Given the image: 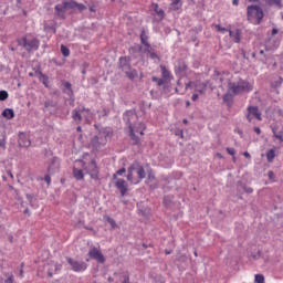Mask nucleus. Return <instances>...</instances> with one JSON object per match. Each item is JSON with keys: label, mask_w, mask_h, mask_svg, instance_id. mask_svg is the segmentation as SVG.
Instances as JSON below:
<instances>
[{"label": "nucleus", "mask_w": 283, "mask_h": 283, "mask_svg": "<svg viewBox=\"0 0 283 283\" xmlns=\"http://www.w3.org/2000/svg\"><path fill=\"white\" fill-rule=\"evenodd\" d=\"M4 283H14V275H9Z\"/></svg>", "instance_id": "obj_43"}, {"label": "nucleus", "mask_w": 283, "mask_h": 283, "mask_svg": "<svg viewBox=\"0 0 283 283\" xmlns=\"http://www.w3.org/2000/svg\"><path fill=\"white\" fill-rule=\"evenodd\" d=\"M153 82H154V83H157V85H158L159 87H161V85H165V83H167L164 78L156 77V76L153 77Z\"/></svg>", "instance_id": "obj_32"}, {"label": "nucleus", "mask_w": 283, "mask_h": 283, "mask_svg": "<svg viewBox=\"0 0 283 283\" xmlns=\"http://www.w3.org/2000/svg\"><path fill=\"white\" fill-rule=\"evenodd\" d=\"M19 45L24 48L27 52H36L39 50V46L41 45V42L36 38H22L18 40Z\"/></svg>", "instance_id": "obj_5"}, {"label": "nucleus", "mask_w": 283, "mask_h": 283, "mask_svg": "<svg viewBox=\"0 0 283 283\" xmlns=\"http://www.w3.org/2000/svg\"><path fill=\"white\" fill-rule=\"evenodd\" d=\"M227 151L230 156H235V148H227Z\"/></svg>", "instance_id": "obj_45"}, {"label": "nucleus", "mask_w": 283, "mask_h": 283, "mask_svg": "<svg viewBox=\"0 0 283 283\" xmlns=\"http://www.w3.org/2000/svg\"><path fill=\"white\" fill-rule=\"evenodd\" d=\"M272 34H273V35L277 34V29H273V30H272Z\"/></svg>", "instance_id": "obj_56"}, {"label": "nucleus", "mask_w": 283, "mask_h": 283, "mask_svg": "<svg viewBox=\"0 0 283 283\" xmlns=\"http://www.w3.org/2000/svg\"><path fill=\"white\" fill-rule=\"evenodd\" d=\"M6 133L2 134V138H0V147L6 149Z\"/></svg>", "instance_id": "obj_39"}, {"label": "nucleus", "mask_w": 283, "mask_h": 283, "mask_svg": "<svg viewBox=\"0 0 283 283\" xmlns=\"http://www.w3.org/2000/svg\"><path fill=\"white\" fill-rule=\"evenodd\" d=\"M115 187L119 189L122 196L127 193V181L125 179H117Z\"/></svg>", "instance_id": "obj_15"}, {"label": "nucleus", "mask_w": 283, "mask_h": 283, "mask_svg": "<svg viewBox=\"0 0 283 283\" xmlns=\"http://www.w3.org/2000/svg\"><path fill=\"white\" fill-rule=\"evenodd\" d=\"M61 52L63 54V56H70V49H67V46L65 45H61Z\"/></svg>", "instance_id": "obj_34"}, {"label": "nucleus", "mask_w": 283, "mask_h": 283, "mask_svg": "<svg viewBox=\"0 0 283 283\" xmlns=\"http://www.w3.org/2000/svg\"><path fill=\"white\" fill-rule=\"evenodd\" d=\"M107 280L108 282H114V279H112V276H109Z\"/></svg>", "instance_id": "obj_59"}, {"label": "nucleus", "mask_w": 283, "mask_h": 283, "mask_svg": "<svg viewBox=\"0 0 283 283\" xmlns=\"http://www.w3.org/2000/svg\"><path fill=\"white\" fill-rule=\"evenodd\" d=\"M83 169L85 174H88L93 180H98V166H96V161L92 159L90 163L84 161Z\"/></svg>", "instance_id": "obj_7"}, {"label": "nucleus", "mask_w": 283, "mask_h": 283, "mask_svg": "<svg viewBox=\"0 0 283 283\" xmlns=\"http://www.w3.org/2000/svg\"><path fill=\"white\" fill-rule=\"evenodd\" d=\"M161 76L166 81V83H171L174 81V75H171V71L167 70V66L160 65Z\"/></svg>", "instance_id": "obj_12"}, {"label": "nucleus", "mask_w": 283, "mask_h": 283, "mask_svg": "<svg viewBox=\"0 0 283 283\" xmlns=\"http://www.w3.org/2000/svg\"><path fill=\"white\" fill-rule=\"evenodd\" d=\"M182 8V0H172L169 6V10H180Z\"/></svg>", "instance_id": "obj_25"}, {"label": "nucleus", "mask_w": 283, "mask_h": 283, "mask_svg": "<svg viewBox=\"0 0 283 283\" xmlns=\"http://www.w3.org/2000/svg\"><path fill=\"white\" fill-rule=\"evenodd\" d=\"M19 145L20 147H30L32 143L30 142V137L28 135L20 133L19 134Z\"/></svg>", "instance_id": "obj_13"}, {"label": "nucleus", "mask_w": 283, "mask_h": 283, "mask_svg": "<svg viewBox=\"0 0 283 283\" xmlns=\"http://www.w3.org/2000/svg\"><path fill=\"white\" fill-rule=\"evenodd\" d=\"M232 4L240 6V0H232Z\"/></svg>", "instance_id": "obj_52"}, {"label": "nucleus", "mask_w": 283, "mask_h": 283, "mask_svg": "<svg viewBox=\"0 0 283 283\" xmlns=\"http://www.w3.org/2000/svg\"><path fill=\"white\" fill-rule=\"evenodd\" d=\"M268 163H273L275 159V148L268 150L266 153Z\"/></svg>", "instance_id": "obj_27"}, {"label": "nucleus", "mask_w": 283, "mask_h": 283, "mask_svg": "<svg viewBox=\"0 0 283 283\" xmlns=\"http://www.w3.org/2000/svg\"><path fill=\"white\" fill-rule=\"evenodd\" d=\"M75 10H78V12H83V10H87V7H85V4H83V3L76 2Z\"/></svg>", "instance_id": "obj_38"}, {"label": "nucleus", "mask_w": 283, "mask_h": 283, "mask_svg": "<svg viewBox=\"0 0 283 283\" xmlns=\"http://www.w3.org/2000/svg\"><path fill=\"white\" fill-rule=\"evenodd\" d=\"M60 167H61V163L59 161V159L54 158L53 161L50 164L48 171L49 174H56Z\"/></svg>", "instance_id": "obj_17"}, {"label": "nucleus", "mask_w": 283, "mask_h": 283, "mask_svg": "<svg viewBox=\"0 0 283 283\" xmlns=\"http://www.w3.org/2000/svg\"><path fill=\"white\" fill-rule=\"evenodd\" d=\"M247 17L250 23H253V25H260L264 19V11L260 6L251 4L247 8Z\"/></svg>", "instance_id": "obj_4"}, {"label": "nucleus", "mask_w": 283, "mask_h": 283, "mask_svg": "<svg viewBox=\"0 0 283 283\" xmlns=\"http://www.w3.org/2000/svg\"><path fill=\"white\" fill-rule=\"evenodd\" d=\"M250 3H255V1H259V0H249Z\"/></svg>", "instance_id": "obj_60"}, {"label": "nucleus", "mask_w": 283, "mask_h": 283, "mask_svg": "<svg viewBox=\"0 0 283 283\" xmlns=\"http://www.w3.org/2000/svg\"><path fill=\"white\" fill-rule=\"evenodd\" d=\"M12 240H14V238L12 235L9 237V242H12Z\"/></svg>", "instance_id": "obj_57"}, {"label": "nucleus", "mask_w": 283, "mask_h": 283, "mask_svg": "<svg viewBox=\"0 0 283 283\" xmlns=\"http://www.w3.org/2000/svg\"><path fill=\"white\" fill-rule=\"evenodd\" d=\"M44 182H46L48 185H51L52 178L50 177V175L44 176Z\"/></svg>", "instance_id": "obj_44"}, {"label": "nucleus", "mask_w": 283, "mask_h": 283, "mask_svg": "<svg viewBox=\"0 0 283 283\" xmlns=\"http://www.w3.org/2000/svg\"><path fill=\"white\" fill-rule=\"evenodd\" d=\"M149 56L155 61V59H158V55L156 53H149Z\"/></svg>", "instance_id": "obj_48"}, {"label": "nucleus", "mask_w": 283, "mask_h": 283, "mask_svg": "<svg viewBox=\"0 0 283 283\" xmlns=\"http://www.w3.org/2000/svg\"><path fill=\"white\" fill-rule=\"evenodd\" d=\"M66 10H67V7H65V2H63V4L55 6V11H56L57 17H60V19H65Z\"/></svg>", "instance_id": "obj_18"}, {"label": "nucleus", "mask_w": 283, "mask_h": 283, "mask_svg": "<svg viewBox=\"0 0 283 283\" xmlns=\"http://www.w3.org/2000/svg\"><path fill=\"white\" fill-rule=\"evenodd\" d=\"M268 176H269L270 180H273V178H275V174H273V171H271V170L268 172Z\"/></svg>", "instance_id": "obj_46"}, {"label": "nucleus", "mask_w": 283, "mask_h": 283, "mask_svg": "<svg viewBox=\"0 0 283 283\" xmlns=\"http://www.w3.org/2000/svg\"><path fill=\"white\" fill-rule=\"evenodd\" d=\"M77 132H81V126L77 127Z\"/></svg>", "instance_id": "obj_64"}, {"label": "nucleus", "mask_w": 283, "mask_h": 283, "mask_svg": "<svg viewBox=\"0 0 283 283\" xmlns=\"http://www.w3.org/2000/svg\"><path fill=\"white\" fill-rule=\"evenodd\" d=\"M207 85H209V82H197L195 84V92H197L198 94H206L207 93Z\"/></svg>", "instance_id": "obj_16"}, {"label": "nucleus", "mask_w": 283, "mask_h": 283, "mask_svg": "<svg viewBox=\"0 0 283 283\" xmlns=\"http://www.w3.org/2000/svg\"><path fill=\"white\" fill-rule=\"evenodd\" d=\"M91 260H96L99 264H105V255L101 252V249L93 247L88 250Z\"/></svg>", "instance_id": "obj_10"}, {"label": "nucleus", "mask_w": 283, "mask_h": 283, "mask_svg": "<svg viewBox=\"0 0 283 283\" xmlns=\"http://www.w3.org/2000/svg\"><path fill=\"white\" fill-rule=\"evenodd\" d=\"M192 101H197L198 99V93H195L191 97Z\"/></svg>", "instance_id": "obj_51"}, {"label": "nucleus", "mask_w": 283, "mask_h": 283, "mask_svg": "<svg viewBox=\"0 0 283 283\" xmlns=\"http://www.w3.org/2000/svg\"><path fill=\"white\" fill-rule=\"evenodd\" d=\"M145 168L140 166L139 164L135 163L128 168V175H127V180L132 185H138L140 180L145 178Z\"/></svg>", "instance_id": "obj_3"}, {"label": "nucleus", "mask_w": 283, "mask_h": 283, "mask_svg": "<svg viewBox=\"0 0 283 283\" xmlns=\"http://www.w3.org/2000/svg\"><path fill=\"white\" fill-rule=\"evenodd\" d=\"M66 260L72 271H74L75 273H83L84 271H87V263H85L84 261H76L72 258H67Z\"/></svg>", "instance_id": "obj_9"}, {"label": "nucleus", "mask_w": 283, "mask_h": 283, "mask_svg": "<svg viewBox=\"0 0 283 283\" xmlns=\"http://www.w3.org/2000/svg\"><path fill=\"white\" fill-rule=\"evenodd\" d=\"M119 63H120V67H122L123 72H125L127 78H129L130 81H134V78H136L138 76V71H136V69H132V66H129V64H127V57H120Z\"/></svg>", "instance_id": "obj_6"}, {"label": "nucleus", "mask_w": 283, "mask_h": 283, "mask_svg": "<svg viewBox=\"0 0 283 283\" xmlns=\"http://www.w3.org/2000/svg\"><path fill=\"white\" fill-rule=\"evenodd\" d=\"M228 88L232 94H249V92H253V84L249 83V81L240 78L237 82H229Z\"/></svg>", "instance_id": "obj_2"}, {"label": "nucleus", "mask_w": 283, "mask_h": 283, "mask_svg": "<svg viewBox=\"0 0 283 283\" xmlns=\"http://www.w3.org/2000/svg\"><path fill=\"white\" fill-rule=\"evenodd\" d=\"M243 156H244L245 158H251V154H249V151L243 153Z\"/></svg>", "instance_id": "obj_53"}, {"label": "nucleus", "mask_w": 283, "mask_h": 283, "mask_svg": "<svg viewBox=\"0 0 283 283\" xmlns=\"http://www.w3.org/2000/svg\"><path fill=\"white\" fill-rule=\"evenodd\" d=\"M140 41L143 43V45H145L147 48V50H149V42H147V33H145V31H142L140 33Z\"/></svg>", "instance_id": "obj_28"}, {"label": "nucleus", "mask_w": 283, "mask_h": 283, "mask_svg": "<svg viewBox=\"0 0 283 283\" xmlns=\"http://www.w3.org/2000/svg\"><path fill=\"white\" fill-rule=\"evenodd\" d=\"M66 10H76V1H65L64 2Z\"/></svg>", "instance_id": "obj_30"}, {"label": "nucleus", "mask_w": 283, "mask_h": 283, "mask_svg": "<svg viewBox=\"0 0 283 283\" xmlns=\"http://www.w3.org/2000/svg\"><path fill=\"white\" fill-rule=\"evenodd\" d=\"M247 118L249 123L253 120V118H256V120H262V113L260 112V108L258 106H249L248 107V113H247Z\"/></svg>", "instance_id": "obj_11"}, {"label": "nucleus", "mask_w": 283, "mask_h": 283, "mask_svg": "<svg viewBox=\"0 0 283 283\" xmlns=\"http://www.w3.org/2000/svg\"><path fill=\"white\" fill-rule=\"evenodd\" d=\"M2 116H3V118H7V120H12V118H14V109L6 108L2 112Z\"/></svg>", "instance_id": "obj_23"}, {"label": "nucleus", "mask_w": 283, "mask_h": 283, "mask_svg": "<svg viewBox=\"0 0 283 283\" xmlns=\"http://www.w3.org/2000/svg\"><path fill=\"white\" fill-rule=\"evenodd\" d=\"M187 70V64L185 63H180L178 67H176V74H178V72H185Z\"/></svg>", "instance_id": "obj_35"}, {"label": "nucleus", "mask_w": 283, "mask_h": 283, "mask_svg": "<svg viewBox=\"0 0 283 283\" xmlns=\"http://www.w3.org/2000/svg\"><path fill=\"white\" fill-rule=\"evenodd\" d=\"M20 277H23V270H20Z\"/></svg>", "instance_id": "obj_58"}, {"label": "nucleus", "mask_w": 283, "mask_h": 283, "mask_svg": "<svg viewBox=\"0 0 283 283\" xmlns=\"http://www.w3.org/2000/svg\"><path fill=\"white\" fill-rule=\"evenodd\" d=\"M9 176H10V178H14V176H12V174H11V172L9 174Z\"/></svg>", "instance_id": "obj_63"}, {"label": "nucleus", "mask_w": 283, "mask_h": 283, "mask_svg": "<svg viewBox=\"0 0 283 283\" xmlns=\"http://www.w3.org/2000/svg\"><path fill=\"white\" fill-rule=\"evenodd\" d=\"M107 143V139L103 138V136L98 137V136H95L91 144L93 145V147L97 148V147H101V145H105Z\"/></svg>", "instance_id": "obj_19"}, {"label": "nucleus", "mask_w": 283, "mask_h": 283, "mask_svg": "<svg viewBox=\"0 0 283 283\" xmlns=\"http://www.w3.org/2000/svg\"><path fill=\"white\" fill-rule=\"evenodd\" d=\"M0 101H8L7 91H0Z\"/></svg>", "instance_id": "obj_40"}, {"label": "nucleus", "mask_w": 283, "mask_h": 283, "mask_svg": "<svg viewBox=\"0 0 283 283\" xmlns=\"http://www.w3.org/2000/svg\"><path fill=\"white\" fill-rule=\"evenodd\" d=\"M83 167H85V160L80 159L74 163L73 178H75V180H85V172H83L85 170Z\"/></svg>", "instance_id": "obj_8"}, {"label": "nucleus", "mask_w": 283, "mask_h": 283, "mask_svg": "<svg viewBox=\"0 0 283 283\" xmlns=\"http://www.w3.org/2000/svg\"><path fill=\"white\" fill-rule=\"evenodd\" d=\"M216 30L218 32H222L224 34V32H229V30L227 28H222L220 24L216 25Z\"/></svg>", "instance_id": "obj_41"}, {"label": "nucleus", "mask_w": 283, "mask_h": 283, "mask_svg": "<svg viewBox=\"0 0 283 283\" xmlns=\"http://www.w3.org/2000/svg\"><path fill=\"white\" fill-rule=\"evenodd\" d=\"M229 36L233 41V43H240L242 32L240 31V29H237L234 31L229 30Z\"/></svg>", "instance_id": "obj_14"}, {"label": "nucleus", "mask_w": 283, "mask_h": 283, "mask_svg": "<svg viewBox=\"0 0 283 283\" xmlns=\"http://www.w3.org/2000/svg\"><path fill=\"white\" fill-rule=\"evenodd\" d=\"M148 180H155V177L153 175H148Z\"/></svg>", "instance_id": "obj_55"}, {"label": "nucleus", "mask_w": 283, "mask_h": 283, "mask_svg": "<svg viewBox=\"0 0 283 283\" xmlns=\"http://www.w3.org/2000/svg\"><path fill=\"white\" fill-rule=\"evenodd\" d=\"M217 156H218L219 158H222V155H220V154H217Z\"/></svg>", "instance_id": "obj_62"}, {"label": "nucleus", "mask_w": 283, "mask_h": 283, "mask_svg": "<svg viewBox=\"0 0 283 283\" xmlns=\"http://www.w3.org/2000/svg\"><path fill=\"white\" fill-rule=\"evenodd\" d=\"M273 134H274V137L277 138L279 140H281V143H283V133L280 132H275V128L272 129Z\"/></svg>", "instance_id": "obj_33"}, {"label": "nucleus", "mask_w": 283, "mask_h": 283, "mask_svg": "<svg viewBox=\"0 0 283 283\" xmlns=\"http://www.w3.org/2000/svg\"><path fill=\"white\" fill-rule=\"evenodd\" d=\"M254 282H255V283H264V275H262V274H256V275L254 276Z\"/></svg>", "instance_id": "obj_37"}, {"label": "nucleus", "mask_w": 283, "mask_h": 283, "mask_svg": "<svg viewBox=\"0 0 283 283\" xmlns=\"http://www.w3.org/2000/svg\"><path fill=\"white\" fill-rule=\"evenodd\" d=\"M191 85H193V83H192V82H188V83L186 84V90L191 88Z\"/></svg>", "instance_id": "obj_50"}, {"label": "nucleus", "mask_w": 283, "mask_h": 283, "mask_svg": "<svg viewBox=\"0 0 283 283\" xmlns=\"http://www.w3.org/2000/svg\"><path fill=\"white\" fill-rule=\"evenodd\" d=\"M81 112H85V107L75 108V109L73 111L72 118H73V120H75L76 123H81V120H82Z\"/></svg>", "instance_id": "obj_20"}, {"label": "nucleus", "mask_w": 283, "mask_h": 283, "mask_svg": "<svg viewBox=\"0 0 283 283\" xmlns=\"http://www.w3.org/2000/svg\"><path fill=\"white\" fill-rule=\"evenodd\" d=\"M151 8L158 15L159 20L163 21L165 19V11L163 9L158 8V3H153Z\"/></svg>", "instance_id": "obj_21"}, {"label": "nucleus", "mask_w": 283, "mask_h": 283, "mask_svg": "<svg viewBox=\"0 0 283 283\" xmlns=\"http://www.w3.org/2000/svg\"><path fill=\"white\" fill-rule=\"evenodd\" d=\"M220 85H222V78H220V81H219V86H220Z\"/></svg>", "instance_id": "obj_61"}, {"label": "nucleus", "mask_w": 283, "mask_h": 283, "mask_svg": "<svg viewBox=\"0 0 283 283\" xmlns=\"http://www.w3.org/2000/svg\"><path fill=\"white\" fill-rule=\"evenodd\" d=\"M223 103H226L228 105V107H231V105H233V94L226 93L223 95Z\"/></svg>", "instance_id": "obj_24"}, {"label": "nucleus", "mask_w": 283, "mask_h": 283, "mask_svg": "<svg viewBox=\"0 0 283 283\" xmlns=\"http://www.w3.org/2000/svg\"><path fill=\"white\" fill-rule=\"evenodd\" d=\"M64 87L69 90L70 94H72V84L70 82H65Z\"/></svg>", "instance_id": "obj_42"}, {"label": "nucleus", "mask_w": 283, "mask_h": 283, "mask_svg": "<svg viewBox=\"0 0 283 283\" xmlns=\"http://www.w3.org/2000/svg\"><path fill=\"white\" fill-rule=\"evenodd\" d=\"M104 220H106V222L111 224L112 229H116V227H118V224H116V221L109 216H105Z\"/></svg>", "instance_id": "obj_31"}, {"label": "nucleus", "mask_w": 283, "mask_h": 283, "mask_svg": "<svg viewBox=\"0 0 283 283\" xmlns=\"http://www.w3.org/2000/svg\"><path fill=\"white\" fill-rule=\"evenodd\" d=\"M127 170L125 168H120L119 170L116 171L115 175H113L114 180L118 178V176H123Z\"/></svg>", "instance_id": "obj_36"}, {"label": "nucleus", "mask_w": 283, "mask_h": 283, "mask_svg": "<svg viewBox=\"0 0 283 283\" xmlns=\"http://www.w3.org/2000/svg\"><path fill=\"white\" fill-rule=\"evenodd\" d=\"M138 118V116H136V113L128 111L124 114V120L127 123L128 127H129V136L132 138V140L135 142L136 145H138V143H140V139L136 136V134H139L140 136H143L145 133V124L144 123H138L136 126L132 125V120H136Z\"/></svg>", "instance_id": "obj_1"}, {"label": "nucleus", "mask_w": 283, "mask_h": 283, "mask_svg": "<svg viewBox=\"0 0 283 283\" xmlns=\"http://www.w3.org/2000/svg\"><path fill=\"white\" fill-rule=\"evenodd\" d=\"M269 6H274V8H277L279 10H282V0H268Z\"/></svg>", "instance_id": "obj_26"}, {"label": "nucleus", "mask_w": 283, "mask_h": 283, "mask_svg": "<svg viewBox=\"0 0 283 283\" xmlns=\"http://www.w3.org/2000/svg\"><path fill=\"white\" fill-rule=\"evenodd\" d=\"M39 80L41 81V83H43L45 87H50L49 85L50 78L48 77V75L40 73Z\"/></svg>", "instance_id": "obj_29"}, {"label": "nucleus", "mask_w": 283, "mask_h": 283, "mask_svg": "<svg viewBox=\"0 0 283 283\" xmlns=\"http://www.w3.org/2000/svg\"><path fill=\"white\" fill-rule=\"evenodd\" d=\"M176 135H177V136H180V137L182 138V136H184V135H182V130H178V132L176 133Z\"/></svg>", "instance_id": "obj_54"}, {"label": "nucleus", "mask_w": 283, "mask_h": 283, "mask_svg": "<svg viewBox=\"0 0 283 283\" xmlns=\"http://www.w3.org/2000/svg\"><path fill=\"white\" fill-rule=\"evenodd\" d=\"M254 132H255V134H262V130L260 129V127H254Z\"/></svg>", "instance_id": "obj_49"}, {"label": "nucleus", "mask_w": 283, "mask_h": 283, "mask_svg": "<svg viewBox=\"0 0 283 283\" xmlns=\"http://www.w3.org/2000/svg\"><path fill=\"white\" fill-rule=\"evenodd\" d=\"M244 191H245L247 193H253V188H251V187H245V188H244Z\"/></svg>", "instance_id": "obj_47"}, {"label": "nucleus", "mask_w": 283, "mask_h": 283, "mask_svg": "<svg viewBox=\"0 0 283 283\" xmlns=\"http://www.w3.org/2000/svg\"><path fill=\"white\" fill-rule=\"evenodd\" d=\"M62 268H63V265H61L59 263H52L51 268L49 270V273H48L49 277H52V275H54V272L56 273V272L61 271Z\"/></svg>", "instance_id": "obj_22"}]
</instances>
